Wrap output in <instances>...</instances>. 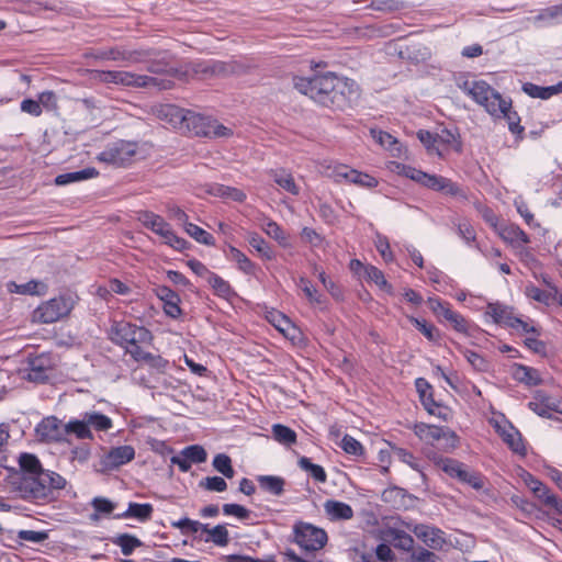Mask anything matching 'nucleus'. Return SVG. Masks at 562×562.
<instances>
[{
    "label": "nucleus",
    "mask_w": 562,
    "mask_h": 562,
    "mask_svg": "<svg viewBox=\"0 0 562 562\" xmlns=\"http://www.w3.org/2000/svg\"><path fill=\"white\" fill-rule=\"evenodd\" d=\"M324 508L331 519L348 520L353 517V510L350 505L329 499L324 504Z\"/></svg>",
    "instance_id": "31"
},
{
    "label": "nucleus",
    "mask_w": 562,
    "mask_h": 562,
    "mask_svg": "<svg viewBox=\"0 0 562 562\" xmlns=\"http://www.w3.org/2000/svg\"><path fill=\"white\" fill-rule=\"evenodd\" d=\"M111 542L121 548L123 555H131L135 549L143 546V542L135 536L130 533H121L111 538Z\"/></svg>",
    "instance_id": "34"
},
{
    "label": "nucleus",
    "mask_w": 562,
    "mask_h": 562,
    "mask_svg": "<svg viewBox=\"0 0 562 562\" xmlns=\"http://www.w3.org/2000/svg\"><path fill=\"white\" fill-rule=\"evenodd\" d=\"M110 336L113 342L125 348L136 342H147L151 338L148 329L127 322H115L111 327Z\"/></svg>",
    "instance_id": "6"
},
{
    "label": "nucleus",
    "mask_w": 562,
    "mask_h": 562,
    "mask_svg": "<svg viewBox=\"0 0 562 562\" xmlns=\"http://www.w3.org/2000/svg\"><path fill=\"white\" fill-rule=\"evenodd\" d=\"M188 266L198 278L205 279L206 281H223V279L210 272L207 268L198 260L188 261Z\"/></svg>",
    "instance_id": "58"
},
{
    "label": "nucleus",
    "mask_w": 562,
    "mask_h": 562,
    "mask_svg": "<svg viewBox=\"0 0 562 562\" xmlns=\"http://www.w3.org/2000/svg\"><path fill=\"white\" fill-rule=\"evenodd\" d=\"M415 386L424 408L428 413H435V406H437V402L434 398L432 386L424 378L416 379Z\"/></svg>",
    "instance_id": "29"
},
{
    "label": "nucleus",
    "mask_w": 562,
    "mask_h": 562,
    "mask_svg": "<svg viewBox=\"0 0 562 562\" xmlns=\"http://www.w3.org/2000/svg\"><path fill=\"white\" fill-rule=\"evenodd\" d=\"M501 237L514 248H520L521 246L529 244V236L517 225H506L501 229Z\"/></svg>",
    "instance_id": "23"
},
{
    "label": "nucleus",
    "mask_w": 562,
    "mask_h": 562,
    "mask_svg": "<svg viewBox=\"0 0 562 562\" xmlns=\"http://www.w3.org/2000/svg\"><path fill=\"white\" fill-rule=\"evenodd\" d=\"M528 407L544 418H552L555 413L562 414V402L542 390L535 392L532 400L528 403Z\"/></svg>",
    "instance_id": "12"
},
{
    "label": "nucleus",
    "mask_w": 562,
    "mask_h": 562,
    "mask_svg": "<svg viewBox=\"0 0 562 562\" xmlns=\"http://www.w3.org/2000/svg\"><path fill=\"white\" fill-rule=\"evenodd\" d=\"M205 542H213L218 547H225L229 542V533L225 525H217L210 530V537H206Z\"/></svg>",
    "instance_id": "49"
},
{
    "label": "nucleus",
    "mask_w": 562,
    "mask_h": 562,
    "mask_svg": "<svg viewBox=\"0 0 562 562\" xmlns=\"http://www.w3.org/2000/svg\"><path fill=\"white\" fill-rule=\"evenodd\" d=\"M257 482L261 490L274 496H280L284 492L285 480L276 475H259Z\"/></svg>",
    "instance_id": "32"
},
{
    "label": "nucleus",
    "mask_w": 562,
    "mask_h": 562,
    "mask_svg": "<svg viewBox=\"0 0 562 562\" xmlns=\"http://www.w3.org/2000/svg\"><path fill=\"white\" fill-rule=\"evenodd\" d=\"M140 52L137 50H125L121 48H110L100 50L97 55L99 59H109V60H124L128 63H137L140 60Z\"/></svg>",
    "instance_id": "28"
},
{
    "label": "nucleus",
    "mask_w": 562,
    "mask_h": 562,
    "mask_svg": "<svg viewBox=\"0 0 562 562\" xmlns=\"http://www.w3.org/2000/svg\"><path fill=\"white\" fill-rule=\"evenodd\" d=\"M154 507L151 504H138L131 502L127 509L114 516L115 519L136 518L137 520L145 522L151 518Z\"/></svg>",
    "instance_id": "21"
},
{
    "label": "nucleus",
    "mask_w": 562,
    "mask_h": 562,
    "mask_svg": "<svg viewBox=\"0 0 562 562\" xmlns=\"http://www.w3.org/2000/svg\"><path fill=\"white\" fill-rule=\"evenodd\" d=\"M135 458V449L132 446H119L111 448L102 458V465L105 470H115L131 462Z\"/></svg>",
    "instance_id": "15"
},
{
    "label": "nucleus",
    "mask_w": 562,
    "mask_h": 562,
    "mask_svg": "<svg viewBox=\"0 0 562 562\" xmlns=\"http://www.w3.org/2000/svg\"><path fill=\"white\" fill-rule=\"evenodd\" d=\"M76 303V297L64 293L38 305L32 313V322L52 324L69 315Z\"/></svg>",
    "instance_id": "5"
},
{
    "label": "nucleus",
    "mask_w": 562,
    "mask_h": 562,
    "mask_svg": "<svg viewBox=\"0 0 562 562\" xmlns=\"http://www.w3.org/2000/svg\"><path fill=\"white\" fill-rule=\"evenodd\" d=\"M19 467L21 469V477H32L46 471L40 461V459L33 454L23 452L19 456Z\"/></svg>",
    "instance_id": "22"
},
{
    "label": "nucleus",
    "mask_w": 562,
    "mask_h": 562,
    "mask_svg": "<svg viewBox=\"0 0 562 562\" xmlns=\"http://www.w3.org/2000/svg\"><path fill=\"white\" fill-rule=\"evenodd\" d=\"M294 87L315 102L335 109H345L358 95L355 81L339 78L333 72L311 78H295Z\"/></svg>",
    "instance_id": "1"
},
{
    "label": "nucleus",
    "mask_w": 562,
    "mask_h": 562,
    "mask_svg": "<svg viewBox=\"0 0 562 562\" xmlns=\"http://www.w3.org/2000/svg\"><path fill=\"white\" fill-rule=\"evenodd\" d=\"M213 468L222 473L225 477L232 479L235 475V471L232 465V459L225 453H218L213 459Z\"/></svg>",
    "instance_id": "48"
},
{
    "label": "nucleus",
    "mask_w": 562,
    "mask_h": 562,
    "mask_svg": "<svg viewBox=\"0 0 562 562\" xmlns=\"http://www.w3.org/2000/svg\"><path fill=\"white\" fill-rule=\"evenodd\" d=\"M92 78L103 83H114L136 88H156L157 90L171 89L172 80L147 75H137L123 70H92Z\"/></svg>",
    "instance_id": "3"
},
{
    "label": "nucleus",
    "mask_w": 562,
    "mask_h": 562,
    "mask_svg": "<svg viewBox=\"0 0 562 562\" xmlns=\"http://www.w3.org/2000/svg\"><path fill=\"white\" fill-rule=\"evenodd\" d=\"M156 292L158 299L162 302V308L165 313L172 318L179 317L181 315L179 295L165 284L159 285Z\"/></svg>",
    "instance_id": "19"
},
{
    "label": "nucleus",
    "mask_w": 562,
    "mask_h": 562,
    "mask_svg": "<svg viewBox=\"0 0 562 562\" xmlns=\"http://www.w3.org/2000/svg\"><path fill=\"white\" fill-rule=\"evenodd\" d=\"M266 318L277 330L282 333L284 336H289L290 331L295 329L290 318L278 311L267 312Z\"/></svg>",
    "instance_id": "36"
},
{
    "label": "nucleus",
    "mask_w": 562,
    "mask_h": 562,
    "mask_svg": "<svg viewBox=\"0 0 562 562\" xmlns=\"http://www.w3.org/2000/svg\"><path fill=\"white\" fill-rule=\"evenodd\" d=\"M509 101V105H506V109H504V113H501L499 116H496L497 119L504 117L506 119L508 123L509 131L517 135V138L522 139V135L525 132V128L522 125H520V117L516 111H512V100Z\"/></svg>",
    "instance_id": "38"
},
{
    "label": "nucleus",
    "mask_w": 562,
    "mask_h": 562,
    "mask_svg": "<svg viewBox=\"0 0 562 562\" xmlns=\"http://www.w3.org/2000/svg\"><path fill=\"white\" fill-rule=\"evenodd\" d=\"M99 175V171L93 167H88L79 171L66 172L58 175L55 178L56 186H66L72 182L83 181L87 179L94 178Z\"/></svg>",
    "instance_id": "30"
},
{
    "label": "nucleus",
    "mask_w": 562,
    "mask_h": 562,
    "mask_svg": "<svg viewBox=\"0 0 562 562\" xmlns=\"http://www.w3.org/2000/svg\"><path fill=\"white\" fill-rule=\"evenodd\" d=\"M18 538L23 541L41 543L48 539L47 531L20 530Z\"/></svg>",
    "instance_id": "63"
},
{
    "label": "nucleus",
    "mask_w": 562,
    "mask_h": 562,
    "mask_svg": "<svg viewBox=\"0 0 562 562\" xmlns=\"http://www.w3.org/2000/svg\"><path fill=\"white\" fill-rule=\"evenodd\" d=\"M437 143L452 146L456 151L462 150V143L460 135L451 130L443 128L440 134H437Z\"/></svg>",
    "instance_id": "52"
},
{
    "label": "nucleus",
    "mask_w": 562,
    "mask_h": 562,
    "mask_svg": "<svg viewBox=\"0 0 562 562\" xmlns=\"http://www.w3.org/2000/svg\"><path fill=\"white\" fill-rule=\"evenodd\" d=\"M273 438L285 446H291L296 442V432L288 426L276 424L272 426Z\"/></svg>",
    "instance_id": "43"
},
{
    "label": "nucleus",
    "mask_w": 562,
    "mask_h": 562,
    "mask_svg": "<svg viewBox=\"0 0 562 562\" xmlns=\"http://www.w3.org/2000/svg\"><path fill=\"white\" fill-rule=\"evenodd\" d=\"M199 485L213 492H224L227 488L226 481L221 476H206L200 481Z\"/></svg>",
    "instance_id": "57"
},
{
    "label": "nucleus",
    "mask_w": 562,
    "mask_h": 562,
    "mask_svg": "<svg viewBox=\"0 0 562 562\" xmlns=\"http://www.w3.org/2000/svg\"><path fill=\"white\" fill-rule=\"evenodd\" d=\"M67 481L60 474L47 470L32 477H20L18 491L24 501L37 504L55 499V491L66 487Z\"/></svg>",
    "instance_id": "2"
},
{
    "label": "nucleus",
    "mask_w": 562,
    "mask_h": 562,
    "mask_svg": "<svg viewBox=\"0 0 562 562\" xmlns=\"http://www.w3.org/2000/svg\"><path fill=\"white\" fill-rule=\"evenodd\" d=\"M514 378L521 383L532 386L539 385L542 381L537 369L524 364H515Z\"/></svg>",
    "instance_id": "33"
},
{
    "label": "nucleus",
    "mask_w": 562,
    "mask_h": 562,
    "mask_svg": "<svg viewBox=\"0 0 562 562\" xmlns=\"http://www.w3.org/2000/svg\"><path fill=\"white\" fill-rule=\"evenodd\" d=\"M391 447L392 452L398 458L400 461L407 464L411 469L414 471H417L422 474L423 477H425V474L422 470V467L418 462V460L415 458V456L408 451L407 449L397 447L395 445L389 443Z\"/></svg>",
    "instance_id": "41"
},
{
    "label": "nucleus",
    "mask_w": 562,
    "mask_h": 562,
    "mask_svg": "<svg viewBox=\"0 0 562 562\" xmlns=\"http://www.w3.org/2000/svg\"><path fill=\"white\" fill-rule=\"evenodd\" d=\"M428 305L440 322H447L453 313L448 302L437 297H429Z\"/></svg>",
    "instance_id": "45"
},
{
    "label": "nucleus",
    "mask_w": 562,
    "mask_h": 562,
    "mask_svg": "<svg viewBox=\"0 0 562 562\" xmlns=\"http://www.w3.org/2000/svg\"><path fill=\"white\" fill-rule=\"evenodd\" d=\"M486 315L491 316L495 324L512 328L517 315L512 306L499 302L488 303L486 306Z\"/></svg>",
    "instance_id": "17"
},
{
    "label": "nucleus",
    "mask_w": 562,
    "mask_h": 562,
    "mask_svg": "<svg viewBox=\"0 0 562 562\" xmlns=\"http://www.w3.org/2000/svg\"><path fill=\"white\" fill-rule=\"evenodd\" d=\"M265 233L276 239L280 245L286 246L288 245V235L282 229V227L276 223L274 221H267L262 226Z\"/></svg>",
    "instance_id": "51"
},
{
    "label": "nucleus",
    "mask_w": 562,
    "mask_h": 562,
    "mask_svg": "<svg viewBox=\"0 0 562 562\" xmlns=\"http://www.w3.org/2000/svg\"><path fill=\"white\" fill-rule=\"evenodd\" d=\"M501 436L504 442L513 450V452L525 456L526 447L522 441L520 432L512 425L504 427L501 430Z\"/></svg>",
    "instance_id": "26"
},
{
    "label": "nucleus",
    "mask_w": 562,
    "mask_h": 562,
    "mask_svg": "<svg viewBox=\"0 0 562 562\" xmlns=\"http://www.w3.org/2000/svg\"><path fill=\"white\" fill-rule=\"evenodd\" d=\"M411 321L428 340L434 341L439 337L438 329L434 325L428 324L424 319H418L415 317H412Z\"/></svg>",
    "instance_id": "56"
},
{
    "label": "nucleus",
    "mask_w": 562,
    "mask_h": 562,
    "mask_svg": "<svg viewBox=\"0 0 562 562\" xmlns=\"http://www.w3.org/2000/svg\"><path fill=\"white\" fill-rule=\"evenodd\" d=\"M413 431L422 441L428 445L445 440V448L453 449L459 442L458 436L447 427L416 423L413 426Z\"/></svg>",
    "instance_id": "8"
},
{
    "label": "nucleus",
    "mask_w": 562,
    "mask_h": 562,
    "mask_svg": "<svg viewBox=\"0 0 562 562\" xmlns=\"http://www.w3.org/2000/svg\"><path fill=\"white\" fill-rule=\"evenodd\" d=\"M210 192L215 196L231 199L236 202H243L246 199V194L241 190L223 184L214 186Z\"/></svg>",
    "instance_id": "44"
},
{
    "label": "nucleus",
    "mask_w": 562,
    "mask_h": 562,
    "mask_svg": "<svg viewBox=\"0 0 562 562\" xmlns=\"http://www.w3.org/2000/svg\"><path fill=\"white\" fill-rule=\"evenodd\" d=\"M138 220L143 223V225L154 233L164 237L168 229L170 228L169 224L160 216L150 211H144L139 213Z\"/></svg>",
    "instance_id": "24"
},
{
    "label": "nucleus",
    "mask_w": 562,
    "mask_h": 562,
    "mask_svg": "<svg viewBox=\"0 0 562 562\" xmlns=\"http://www.w3.org/2000/svg\"><path fill=\"white\" fill-rule=\"evenodd\" d=\"M386 536L391 538L395 548L411 552L414 549V538L404 530L396 528H389Z\"/></svg>",
    "instance_id": "35"
},
{
    "label": "nucleus",
    "mask_w": 562,
    "mask_h": 562,
    "mask_svg": "<svg viewBox=\"0 0 562 562\" xmlns=\"http://www.w3.org/2000/svg\"><path fill=\"white\" fill-rule=\"evenodd\" d=\"M223 513L228 516H235L240 520H247L251 512L239 504H224Z\"/></svg>",
    "instance_id": "61"
},
{
    "label": "nucleus",
    "mask_w": 562,
    "mask_h": 562,
    "mask_svg": "<svg viewBox=\"0 0 562 562\" xmlns=\"http://www.w3.org/2000/svg\"><path fill=\"white\" fill-rule=\"evenodd\" d=\"M188 111L173 104H165L159 110V116L182 132Z\"/></svg>",
    "instance_id": "20"
},
{
    "label": "nucleus",
    "mask_w": 562,
    "mask_h": 562,
    "mask_svg": "<svg viewBox=\"0 0 562 562\" xmlns=\"http://www.w3.org/2000/svg\"><path fill=\"white\" fill-rule=\"evenodd\" d=\"M182 454L192 463H202L206 460V451L203 447L193 445L183 449Z\"/></svg>",
    "instance_id": "59"
},
{
    "label": "nucleus",
    "mask_w": 562,
    "mask_h": 562,
    "mask_svg": "<svg viewBox=\"0 0 562 562\" xmlns=\"http://www.w3.org/2000/svg\"><path fill=\"white\" fill-rule=\"evenodd\" d=\"M342 169L345 171H339L338 176L344 177L349 182L355 183L359 187L371 189V188H375L379 183L374 177H372L368 173L360 172L356 169L347 170L346 166H344Z\"/></svg>",
    "instance_id": "27"
},
{
    "label": "nucleus",
    "mask_w": 562,
    "mask_h": 562,
    "mask_svg": "<svg viewBox=\"0 0 562 562\" xmlns=\"http://www.w3.org/2000/svg\"><path fill=\"white\" fill-rule=\"evenodd\" d=\"M522 90L531 98H539L543 100L549 99L553 95L551 86L540 87L535 83L527 82L524 83Z\"/></svg>",
    "instance_id": "54"
},
{
    "label": "nucleus",
    "mask_w": 562,
    "mask_h": 562,
    "mask_svg": "<svg viewBox=\"0 0 562 562\" xmlns=\"http://www.w3.org/2000/svg\"><path fill=\"white\" fill-rule=\"evenodd\" d=\"M547 289H540L535 285H530L526 288V294L530 299L543 303L544 305H551L555 302L558 297V289L551 283H547Z\"/></svg>",
    "instance_id": "25"
},
{
    "label": "nucleus",
    "mask_w": 562,
    "mask_h": 562,
    "mask_svg": "<svg viewBox=\"0 0 562 562\" xmlns=\"http://www.w3.org/2000/svg\"><path fill=\"white\" fill-rule=\"evenodd\" d=\"M136 150V143L119 140L101 151L98 155V160L117 167H123L131 161L132 157L135 156Z\"/></svg>",
    "instance_id": "9"
},
{
    "label": "nucleus",
    "mask_w": 562,
    "mask_h": 562,
    "mask_svg": "<svg viewBox=\"0 0 562 562\" xmlns=\"http://www.w3.org/2000/svg\"><path fill=\"white\" fill-rule=\"evenodd\" d=\"M89 428L97 431H106L112 428V419L99 412H86L83 414Z\"/></svg>",
    "instance_id": "37"
},
{
    "label": "nucleus",
    "mask_w": 562,
    "mask_h": 562,
    "mask_svg": "<svg viewBox=\"0 0 562 562\" xmlns=\"http://www.w3.org/2000/svg\"><path fill=\"white\" fill-rule=\"evenodd\" d=\"M272 177L274 182L282 189L294 195L299 194V188L295 184L291 173L286 172L285 170L272 171Z\"/></svg>",
    "instance_id": "47"
},
{
    "label": "nucleus",
    "mask_w": 562,
    "mask_h": 562,
    "mask_svg": "<svg viewBox=\"0 0 562 562\" xmlns=\"http://www.w3.org/2000/svg\"><path fill=\"white\" fill-rule=\"evenodd\" d=\"M67 434H75L79 439H93L92 431L88 427L83 415L82 419H72L65 425V436Z\"/></svg>",
    "instance_id": "39"
},
{
    "label": "nucleus",
    "mask_w": 562,
    "mask_h": 562,
    "mask_svg": "<svg viewBox=\"0 0 562 562\" xmlns=\"http://www.w3.org/2000/svg\"><path fill=\"white\" fill-rule=\"evenodd\" d=\"M341 449L348 453L353 456H362L364 453L363 446L352 436L345 435L341 440Z\"/></svg>",
    "instance_id": "55"
},
{
    "label": "nucleus",
    "mask_w": 562,
    "mask_h": 562,
    "mask_svg": "<svg viewBox=\"0 0 562 562\" xmlns=\"http://www.w3.org/2000/svg\"><path fill=\"white\" fill-rule=\"evenodd\" d=\"M211 117L195 113L191 110L188 111L183 133H189L194 136L210 137Z\"/></svg>",
    "instance_id": "18"
},
{
    "label": "nucleus",
    "mask_w": 562,
    "mask_h": 562,
    "mask_svg": "<svg viewBox=\"0 0 562 562\" xmlns=\"http://www.w3.org/2000/svg\"><path fill=\"white\" fill-rule=\"evenodd\" d=\"M412 531L430 549L441 550L446 543L445 533L439 528L420 524L416 525Z\"/></svg>",
    "instance_id": "16"
},
{
    "label": "nucleus",
    "mask_w": 562,
    "mask_h": 562,
    "mask_svg": "<svg viewBox=\"0 0 562 562\" xmlns=\"http://www.w3.org/2000/svg\"><path fill=\"white\" fill-rule=\"evenodd\" d=\"M447 323L458 333H469L470 323L460 313L456 311H453Z\"/></svg>",
    "instance_id": "62"
},
{
    "label": "nucleus",
    "mask_w": 562,
    "mask_h": 562,
    "mask_svg": "<svg viewBox=\"0 0 562 562\" xmlns=\"http://www.w3.org/2000/svg\"><path fill=\"white\" fill-rule=\"evenodd\" d=\"M54 369V362L49 355L42 353L29 358V368L25 370V380L44 383L49 379V374Z\"/></svg>",
    "instance_id": "11"
},
{
    "label": "nucleus",
    "mask_w": 562,
    "mask_h": 562,
    "mask_svg": "<svg viewBox=\"0 0 562 562\" xmlns=\"http://www.w3.org/2000/svg\"><path fill=\"white\" fill-rule=\"evenodd\" d=\"M465 359L477 371H486L487 370V361L477 352L472 350H464L463 352Z\"/></svg>",
    "instance_id": "64"
},
{
    "label": "nucleus",
    "mask_w": 562,
    "mask_h": 562,
    "mask_svg": "<svg viewBox=\"0 0 562 562\" xmlns=\"http://www.w3.org/2000/svg\"><path fill=\"white\" fill-rule=\"evenodd\" d=\"M294 542L304 551L314 552L323 549L327 542L326 532L307 522L294 525Z\"/></svg>",
    "instance_id": "7"
},
{
    "label": "nucleus",
    "mask_w": 562,
    "mask_h": 562,
    "mask_svg": "<svg viewBox=\"0 0 562 562\" xmlns=\"http://www.w3.org/2000/svg\"><path fill=\"white\" fill-rule=\"evenodd\" d=\"M370 9L392 13L404 8V2L400 0H373L369 4Z\"/></svg>",
    "instance_id": "53"
},
{
    "label": "nucleus",
    "mask_w": 562,
    "mask_h": 562,
    "mask_svg": "<svg viewBox=\"0 0 562 562\" xmlns=\"http://www.w3.org/2000/svg\"><path fill=\"white\" fill-rule=\"evenodd\" d=\"M460 88L492 116H499L506 105H509V101L484 80L464 81Z\"/></svg>",
    "instance_id": "4"
},
{
    "label": "nucleus",
    "mask_w": 562,
    "mask_h": 562,
    "mask_svg": "<svg viewBox=\"0 0 562 562\" xmlns=\"http://www.w3.org/2000/svg\"><path fill=\"white\" fill-rule=\"evenodd\" d=\"M45 283H8L9 293L23 295H42L45 292Z\"/></svg>",
    "instance_id": "40"
},
{
    "label": "nucleus",
    "mask_w": 562,
    "mask_h": 562,
    "mask_svg": "<svg viewBox=\"0 0 562 562\" xmlns=\"http://www.w3.org/2000/svg\"><path fill=\"white\" fill-rule=\"evenodd\" d=\"M186 232L193 237L196 241L211 246L214 245V237L209 232L204 231L203 228L199 227L195 224L188 223L184 226Z\"/></svg>",
    "instance_id": "50"
},
{
    "label": "nucleus",
    "mask_w": 562,
    "mask_h": 562,
    "mask_svg": "<svg viewBox=\"0 0 562 562\" xmlns=\"http://www.w3.org/2000/svg\"><path fill=\"white\" fill-rule=\"evenodd\" d=\"M241 65L236 61H200L192 65L191 70L193 74L201 76L202 79L210 77H226L239 72Z\"/></svg>",
    "instance_id": "10"
},
{
    "label": "nucleus",
    "mask_w": 562,
    "mask_h": 562,
    "mask_svg": "<svg viewBox=\"0 0 562 562\" xmlns=\"http://www.w3.org/2000/svg\"><path fill=\"white\" fill-rule=\"evenodd\" d=\"M299 467L308 472V474L319 483H325L327 481V474L322 465L314 464L307 457H301L299 459Z\"/></svg>",
    "instance_id": "42"
},
{
    "label": "nucleus",
    "mask_w": 562,
    "mask_h": 562,
    "mask_svg": "<svg viewBox=\"0 0 562 562\" xmlns=\"http://www.w3.org/2000/svg\"><path fill=\"white\" fill-rule=\"evenodd\" d=\"M436 464L449 476L457 477L458 480L461 477V473L465 468L463 463L450 458H439Z\"/></svg>",
    "instance_id": "46"
},
{
    "label": "nucleus",
    "mask_w": 562,
    "mask_h": 562,
    "mask_svg": "<svg viewBox=\"0 0 562 562\" xmlns=\"http://www.w3.org/2000/svg\"><path fill=\"white\" fill-rule=\"evenodd\" d=\"M420 184L427 189L437 192H442L447 195L461 196L463 199H467V194L464 193L463 189L460 186H458L449 178L442 176L429 175L425 172Z\"/></svg>",
    "instance_id": "13"
},
{
    "label": "nucleus",
    "mask_w": 562,
    "mask_h": 562,
    "mask_svg": "<svg viewBox=\"0 0 562 562\" xmlns=\"http://www.w3.org/2000/svg\"><path fill=\"white\" fill-rule=\"evenodd\" d=\"M35 431L41 440L47 442H58L65 437V426H63L61 422L55 416L43 418L36 426Z\"/></svg>",
    "instance_id": "14"
},
{
    "label": "nucleus",
    "mask_w": 562,
    "mask_h": 562,
    "mask_svg": "<svg viewBox=\"0 0 562 562\" xmlns=\"http://www.w3.org/2000/svg\"><path fill=\"white\" fill-rule=\"evenodd\" d=\"M459 481L469 484L470 486L477 491L484 487L483 476L477 472L468 471L465 468L463 469Z\"/></svg>",
    "instance_id": "60"
}]
</instances>
